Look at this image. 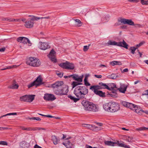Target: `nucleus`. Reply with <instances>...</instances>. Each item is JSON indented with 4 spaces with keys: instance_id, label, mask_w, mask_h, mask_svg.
I'll return each mask as SVG.
<instances>
[{
    "instance_id": "nucleus-15",
    "label": "nucleus",
    "mask_w": 148,
    "mask_h": 148,
    "mask_svg": "<svg viewBox=\"0 0 148 148\" xmlns=\"http://www.w3.org/2000/svg\"><path fill=\"white\" fill-rule=\"evenodd\" d=\"M90 89L93 91L99 90L102 89L100 85H93L91 86Z\"/></svg>"
},
{
    "instance_id": "nucleus-51",
    "label": "nucleus",
    "mask_w": 148,
    "mask_h": 148,
    "mask_svg": "<svg viewBox=\"0 0 148 148\" xmlns=\"http://www.w3.org/2000/svg\"><path fill=\"white\" fill-rule=\"evenodd\" d=\"M75 74L71 75H70V78L71 77L73 80H75Z\"/></svg>"
},
{
    "instance_id": "nucleus-17",
    "label": "nucleus",
    "mask_w": 148,
    "mask_h": 148,
    "mask_svg": "<svg viewBox=\"0 0 148 148\" xmlns=\"http://www.w3.org/2000/svg\"><path fill=\"white\" fill-rule=\"evenodd\" d=\"M62 95H66L69 91L68 86L66 85L63 86V87L62 86Z\"/></svg>"
},
{
    "instance_id": "nucleus-8",
    "label": "nucleus",
    "mask_w": 148,
    "mask_h": 148,
    "mask_svg": "<svg viewBox=\"0 0 148 148\" xmlns=\"http://www.w3.org/2000/svg\"><path fill=\"white\" fill-rule=\"evenodd\" d=\"M59 66L63 69L70 70H73L75 68V65L73 63L68 61L59 64Z\"/></svg>"
},
{
    "instance_id": "nucleus-3",
    "label": "nucleus",
    "mask_w": 148,
    "mask_h": 148,
    "mask_svg": "<svg viewBox=\"0 0 148 148\" xmlns=\"http://www.w3.org/2000/svg\"><path fill=\"white\" fill-rule=\"evenodd\" d=\"M81 103L84 107L85 110L90 111L97 112L98 109L95 105L86 100H84Z\"/></svg>"
},
{
    "instance_id": "nucleus-26",
    "label": "nucleus",
    "mask_w": 148,
    "mask_h": 148,
    "mask_svg": "<svg viewBox=\"0 0 148 148\" xmlns=\"http://www.w3.org/2000/svg\"><path fill=\"white\" fill-rule=\"evenodd\" d=\"M81 84H82L81 83H79V82H75V81L73 82L71 84V85L72 86V88H74L77 86H78L79 85H81Z\"/></svg>"
},
{
    "instance_id": "nucleus-12",
    "label": "nucleus",
    "mask_w": 148,
    "mask_h": 148,
    "mask_svg": "<svg viewBox=\"0 0 148 148\" xmlns=\"http://www.w3.org/2000/svg\"><path fill=\"white\" fill-rule=\"evenodd\" d=\"M44 99L46 100L53 101L56 99V98L53 94H45L44 97Z\"/></svg>"
},
{
    "instance_id": "nucleus-33",
    "label": "nucleus",
    "mask_w": 148,
    "mask_h": 148,
    "mask_svg": "<svg viewBox=\"0 0 148 148\" xmlns=\"http://www.w3.org/2000/svg\"><path fill=\"white\" fill-rule=\"evenodd\" d=\"M34 86H35L36 87V83L34 81L33 82L29 84L27 86L28 88H30Z\"/></svg>"
},
{
    "instance_id": "nucleus-7",
    "label": "nucleus",
    "mask_w": 148,
    "mask_h": 148,
    "mask_svg": "<svg viewBox=\"0 0 148 148\" xmlns=\"http://www.w3.org/2000/svg\"><path fill=\"white\" fill-rule=\"evenodd\" d=\"M27 64L33 66H38L40 64V62L35 57H31L27 61Z\"/></svg>"
},
{
    "instance_id": "nucleus-21",
    "label": "nucleus",
    "mask_w": 148,
    "mask_h": 148,
    "mask_svg": "<svg viewBox=\"0 0 148 148\" xmlns=\"http://www.w3.org/2000/svg\"><path fill=\"white\" fill-rule=\"evenodd\" d=\"M99 84L100 85L102 89H106L108 90H110V87L108 86V84L107 85L106 84L103 82H99Z\"/></svg>"
},
{
    "instance_id": "nucleus-50",
    "label": "nucleus",
    "mask_w": 148,
    "mask_h": 148,
    "mask_svg": "<svg viewBox=\"0 0 148 148\" xmlns=\"http://www.w3.org/2000/svg\"><path fill=\"white\" fill-rule=\"evenodd\" d=\"M21 20V19H12V20H10L11 21H20Z\"/></svg>"
},
{
    "instance_id": "nucleus-56",
    "label": "nucleus",
    "mask_w": 148,
    "mask_h": 148,
    "mask_svg": "<svg viewBox=\"0 0 148 148\" xmlns=\"http://www.w3.org/2000/svg\"><path fill=\"white\" fill-rule=\"evenodd\" d=\"M133 110H135V112L139 114V110L138 108H136L134 109Z\"/></svg>"
},
{
    "instance_id": "nucleus-52",
    "label": "nucleus",
    "mask_w": 148,
    "mask_h": 148,
    "mask_svg": "<svg viewBox=\"0 0 148 148\" xmlns=\"http://www.w3.org/2000/svg\"><path fill=\"white\" fill-rule=\"evenodd\" d=\"M115 61H113L112 62H110V65H112V66H114L115 65H116L115 63Z\"/></svg>"
},
{
    "instance_id": "nucleus-54",
    "label": "nucleus",
    "mask_w": 148,
    "mask_h": 148,
    "mask_svg": "<svg viewBox=\"0 0 148 148\" xmlns=\"http://www.w3.org/2000/svg\"><path fill=\"white\" fill-rule=\"evenodd\" d=\"M94 76L95 77L98 78H101L102 77V76L101 75H95Z\"/></svg>"
},
{
    "instance_id": "nucleus-39",
    "label": "nucleus",
    "mask_w": 148,
    "mask_h": 148,
    "mask_svg": "<svg viewBox=\"0 0 148 148\" xmlns=\"http://www.w3.org/2000/svg\"><path fill=\"white\" fill-rule=\"evenodd\" d=\"M45 130V129L44 128H42L40 127H35L33 128H32V130L36 131L37 130Z\"/></svg>"
},
{
    "instance_id": "nucleus-61",
    "label": "nucleus",
    "mask_w": 148,
    "mask_h": 148,
    "mask_svg": "<svg viewBox=\"0 0 148 148\" xmlns=\"http://www.w3.org/2000/svg\"><path fill=\"white\" fill-rule=\"evenodd\" d=\"M27 119H29L31 120H35V117H28L27 118Z\"/></svg>"
},
{
    "instance_id": "nucleus-23",
    "label": "nucleus",
    "mask_w": 148,
    "mask_h": 148,
    "mask_svg": "<svg viewBox=\"0 0 148 148\" xmlns=\"http://www.w3.org/2000/svg\"><path fill=\"white\" fill-rule=\"evenodd\" d=\"M128 104V108H129L130 109H132L133 110L135 108H138V106L135 105L134 104L129 103Z\"/></svg>"
},
{
    "instance_id": "nucleus-24",
    "label": "nucleus",
    "mask_w": 148,
    "mask_h": 148,
    "mask_svg": "<svg viewBox=\"0 0 148 148\" xmlns=\"http://www.w3.org/2000/svg\"><path fill=\"white\" fill-rule=\"evenodd\" d=\"M115 142H113L111 141H105L104 142L105 144L107 145L114 146L115 144Z\"/></svg>"
},
{
    "instance_id": "nucleus-62",
    "label": "nucleus",
    "mask_w": 148,
    "mask_h": 148,
    "mask_svg": "<svg viewBox=\"0 0 148 148\" xmlns=\"http://www.w3.org/2000/svg\"><path fill=\"white\" fill-rule=\"evenodd\" d=\"M135 27H140L141 26L140 24H135Z\"/></svg>"
},
{
    "instance_id": "nucleus-31",
    "label": "nucleus",
    "mask_w": 148,
    "mask_h": 148,
    "mask_svg": "<svg viewBox=\"0 0 148 148\" xmlns=\"http://www.w3.org/2000/svg\"><path fill=\"white\" fill-rule=\"evenodd\" d=\"M115 144L119 146L122 147H124L125 145L124 142H123L122 143H120L119 141H116L115 142Z\"/></svg>"
},
{
    "instance_id": "nucleus-19",
    "label": "nucleus",
    "mask_w": 148,
    "mask_h": 148,
    "mask_svg": "<svg viewBox=\"0 0 148 148\" xmlns=\"http://www.w3.org/2000/svg\"><path fill=\"white\" fill-rule=\"evenodd\" d=\"M63 144L67 148H74V145L71 143L69 141H67V143H63Z\"/></svg>"
},
{
    "instance_id": "nucleus-18",
    "label": "nucleus",
    "mask_w": 148,
    "mask_h": 148,
    "mask_svg": "<svg viewBox=\"0 0 148 148\" xmlns=\"http://www.w3.org/2000/svg\"><path fill=\"white\" fill-rule=\"evenodd\" d=\"M94 93L96 95H99L101 97H105V93L104 92H103L102 91L98 90L95 91H93Z\"/></svg>"
},
{
    "instance_id": "nucleus-40",
    "label": "nucleus",
    "mask_w": 148,
    "mask_h": 148,
    "mask_svg": "<svg viewBox=\"0 0 148 148\" xmlns=\"http://www.w3.org/2000/svg\"><path fill=\"white\" fill-rule=\"evenodd\" d=\"M56 74L60 77H62L63 73L62 74L60 72L58 71H57L56 72Z\"/></svg>"
},
{
    "instance_id": "nucleus-29",
    "label": "nucleus",
    "mask_w": 148,
    "mask_h": 148,
    "mask_svg": "<svg viewBox=\"0 0 148 148\" xmlns=\"http://www.w3.org/2000/svg\"><path fill=\"white\" fill-rule=\"evenodd\" d=\"M83 77V75L80 76H79V77L77 78L75 80L77 81V82L80 83L82 81Z\"/></svg>"
},
{
    "instance_id": "nucleus-35",
    "label": "nucleus",
    "mask_w": 148,
    "mask_h": 148,
    "mask_svg": "<svg viewBox=\"0 0 148 148\" xmlns=\"http://www.w3.org/2000/svg\"><path fill=\"white\" fill-rule=\"evenodd\" d=\"M14 66H16V65H12V66H7V67L5 68L4 69H1V70H3L7 69H12V68H14Z\"/></svg>"
},
{
    "instance_id": "nucleus-25",
    "label": "nucleus",
    "mask_w": 148,
    "mask_h": 148,
    "mask_svg": "<svg viewBox=\"0 0 148 148\" xmlns=\"http://www.w3.org/2000/svg\"><path fill=\"white\" fill-rule=\"evenodd\" d=\"M52 140L54 145H56L58 144V140L56 136H52Z\"/></svg>"
},
{
    "instance_id": "nucleus-5",
    "label": "nucleus",
    "mask_w": 148,
    "mask_h": 148,
    "mask_svg": "<svg viewBox=\"0 0 148 148\" xmlns=\"http://www.w3.org/2000/svg\"><path fill=\"white\" fill-rule=\"evenodd\" d=\"M107 44L109 45H116L118 46L122 47L126 49H128V45L126 43L125 41L123 40L122 42H117L115 41H112L109 40Z\"/></svg>"
},
{
    "instance_id": "nucleus-9",
    "label": "nucleus",
    "mask_w": 148,
    "mask_h": 148,
    "mask_svg": "<svg viewBox=\"0 0 148 148\" xmlns=\"http://www.w3.org/2000/svg\"><path fill=\"white\" fill-rule=\"evenodd\" d=\"M119 104L114 102H111L110 112H114L119 110L120 109Z\"/></svg>"
},
{
    "instance_id": "nucleus-58",
    "label": "nucleus",
    "mask_w": 148,
    "mask_h": 148,
    "mask_svg": "<svg viewBox=\"0 0 148 148\" xmlns=\"http://www.w3.org/2000/svg\"><path fill=\"white\" fill-rule=\"evenodd\" d=\"M5 49V47L2 48L0 49V52H3Z\"/></svg>"
},
{
    "instance_id": "nucleus-59",
    "label": "nucleus",
    "mask_w": 148,
    "mask_h": 148,
    "mask_svg": "<svg viewBox=\"0 0 148 148\" xmlns=\"http://www.w3.org/2000/svg\"><path fill=\"white\" fill-rule=\"evenodd\" d=\"M127 25H123L121 26V28L123 29H125L127 28Z\"/></svg>"
},
{
    "instance_id": "nucleus-37",
    "label": "nucleus",
    "mask_w": 148,
    "mask_h": 148,
    "mask_svg": "<svg viewBox=\"0 0 148 148\" xmlns=\"http://www.w3.org/2000/svg\"><path fill=\"white\" fill-rule=\"evenodd\" d=\"M148 130V128L144 127H141L137 129L138 131L145 130Z\"/></svg>"
},
{
    "instance_id": "nucleus-55",
    "label": "nucleus",
    "mask_w": 148,
    "mask_h": 148,
    "mask_svg": "<svg viewBox=\"0 0 148 148\" xmlns=\"http://www.w3.org/2000/svg\"><path fill=\"white\" fill-rule=\"evenodd\" d=\"M32 130V128L30 127H25V130L27 131H31Z\"/></svg>"
},
{
    "instance_id": "nucleus-45",
    "label": "nucleus",
    "mask_w": 148,
    "mask_h": 148,
    "mask_svg": "<svg viewBox=\"0 0 148 148\" xmlns=\"http://www.w3.org/2000/svg\"><path fill=\"white\" fill-rule=\"evenodd\" d=\"M0 145H7V143L5 141H0Z\"/></svg>"
},
{
    "instance_id": "nucleus-36",
    "label": "nucleus",
    "mask_w": 148,
    "mask_h": 148,
    "mask_svg": "<svg viewBox=\"0 0 148 148\" xmlns=\"http://www.w3.org/2000/svg\"><path fill=\"white\" fill-rule=\"evenodd\" d=\"M121 103L123 106L127 108L128 106L127 103H129L123 101H121Z\"/></svg>"
},
{
    "instance_id": "nucleus-10",
    "label": "nucleus",
    "mask_w": 148,
    "mask_h": 148,
    "mask_svg": "<svg viewBox=\"0 0 148 148\" xmlns=\"http://www.w3.org/2000/svg\"><path fill=\"white\" fill-rule=\"evenodd\" d=\"M118 21L124 24H128L130 25H135V24L132 19L121 18L118 20Z\"/></svg>"
},
{
    "instance_id": "nucleus-2",
    "label": "nucleus",
    "mask_w": 148,
    "mask_h": 148,
    "mask_svg": "<svg viewBox=\"0 0 148 148\" xmlns=\"http://www.w3.org/2000/svg\"><path fill=\"white\" fill-rule=\"evenodd\" d=\"M63 84V82L60 81L56 82L51 84V87L53 88V90L55 94L59 95H62V86Z\"/></svg>"
},
{
    "instance_id": "nucleus-16",
    "label": "nucleus",
    "mask_w": 148,
    "mask_h": 148,
    "mask_svg": "<svg viewBox=\"0 0 148 148\" xmlns=\"http://www.w3.org/2000/svg\"><path fill=\"white\" fill-rule=\"evenodd\" d=\"M20 146L22 148H28L29 146V144L25 141H22L20 144Z\"/></svg>"
},
{
    "instance_id": "nucleus-64",
    "label": "nucleus",
    "mask_w": 148,
    "mask_h": 148,
    "mask_svg": "<svg viewBox=\"0 0 148 148\" xmlns=\"http://www.w3.org/2000/svg\"><path fill=\"white\" fill-rule=\"evenodd\" d=\"M124 146V147H125V148H130V147L129 145H125V144Z\"/></svg>"
},
{
    "instance_id": "nucleus-1",
    "label": "nucleus",
    "mask_w": 148,
    "mask_h": 148,
    "mask_svg": "<svg viewBox=\"0 0 148 148\" xmlns=\"http://www.w3.org/2000/svg\"><path fill=\"white\" fill-rule=\"evenodd\" d=\"M74 94L77 97L75 98L71 95L68 96V98L76 102L80 99L85 97V95L88 93V90L86 87L84 86H79L76 87L74 90Z\"/></svg>"
},
{
    "instance_id": "nucleus-22",
    "label": "nucleus",
    "mask_w": 148,
    "mask_h": 148,
    "mask_svg": "<svg viewBox=\"0 0 148 148\" xmlns=\"http://www.w3.org/2000/svg\"><path fill=\"white\" fill-rule=\"evenodd\" d=\"M35 96V95H27V102H32L34 99Z\"/></svg>"
},
{
    "instance_id": "nucleus-14",
    "label": "nucleus",
    "mask_w": 148,
    "mask_h": 148,
    "mask_svg": "<svg viewBox=\"0 0 148 148\" xmlns=\"http://www.w3.org/2000/svg\"><path fill=\"white\" fill-rule=\"evenodd\" d=\"M18 85L17 84L16 82L14 80L13 81L12 84L8 86V88L10 89H18Z\"/></svg>"
},
{
    "instance_id": "nucleus-43",
    "label": "nucleus",
    "mask_w": 148,
    "mask_h": 148,
    "mask_svg": "<svg viewBox=\"0 0 148 148\" xmlns=\"http://www.w3.org/2000/svg\"><path fill=\"white\" fill-rule=\"evenodd\" d=\"M90 45H89L88 46H84L83 48V50L84 51H86L89 49V46Z\"/></svg>"
},
{
    "instance_id": "nucleus-6",
    "label": "nucleus",
    "mask_w": 148,
    "mask_h": 148,
    "mask_svg": "<svg viewBox=\"0 0 148 148\" xmlns=\"http://www.w3.org/2000/svg\"><path fill=\"white\" fill-rule=\"evenodd\" d=\"M29 16L31 17L25 22V27L27 28H30L33 27L34 24V21H38L39 19L38 17L34 16L29 15Z\"/></svg>"
},
{
    "instance_id": "nucleus-44",
    "label": "nucleus",
    "mask_w": 148,
    "mask_h": 148,
    "mask_svg": "<svg viewBox=\"0 0 148 148\" xmlns=\"http://www.w3.org/2000/svg\"><path fill=\"white\" fill-rule=\"evenodd\" d=\"M145 93L142 94V96H145L147 98H148V90H145Z\"/></svg>"
},
{
    "instance_id": "nucleus-20",
    "label": "nucleus",
    "mask_w": 148,
    "mask_h": 148,
    "mask_svg": "<svg viewBox=\"0 0 148 148\" xmlns=\"http://www.w3.org/2000/svg\"><path fill=\"white\" fill-rule=\"evenodd\" d=\"M111 102L103 105V108L104 109L108 112H110Z\"/></svg>"
},
{
    "instance_id": "nucleus-60",
    "label": "nucleus",
    "mask_w": 148,
    "mask_h": 148,
    "mask_svg": "<svg viewBox=\"0 0 148 148\" xmlns=\"http://www.w3.org/2000/svg\"><path fill=\"white\" fill-rule=\"evenodd\" d=\"M34 147V148H42L41 147L39 146V145H38L37 144L35 145Z\"/></svg>"
},
{
    "instance_id": "nucleus-49",
    "label": "nucleus",
    "mask_w": 148,
    "mask_h": 148,
    "mask_svg": "<svg viewBox=\"0 0 148 148\" xmlns=\"http://www.w3.org/2000/svg\"><path fill=\"white\" fill-rule=\"evenodd\" d=\"M116 65H121L122 64L121 62L120 61H115Z\"/></svg>"
},
{
    "instance_id": "nucleus-57",
    "label": "nucleus",
    "mask_w": 148,
    "mask_h": 148,
    "mask_svg": "<svg viewBox=\"0 0 148 148\" xmlns=\"http://www.w3.org/2000/svg\"><path fill=\"white\" fill-rule=\"evenodd\" d=\"M38 18H39V20L40 19H43V18H46V19H49L50 18V17L49 16H47L45 17H38Z\"/></svg>"
},
{
    "instance_id": "nucleus-42",
    "label": "nucleus",
    "mask_w": 148,
    "mask_h": 148,
    "mask_svg": "<svg viewBox=\"0 0 148 148\" xmlns=\"http://www.w3.org/2000/svg\"><path fill=\"white\" fill-rule=\"evenodd\" d=\"M141 3L143 5H148V0L144 1V0H140Z\"/></svg>"
},
{
    "instance_id": "nucleus-4",
    "label": "nucleus",
    "mask_w": 148,
    "mask_h": 148,
    "mask_svg": "<svg viewBox=\"0 0 148 148\" xmlns=\"http://www.w3.org/2000/svg\"><path fill=\"white\" fill-rule=\"evenodd\" d=\"M108 86L110 87V90H111L112 93L115 94H116V92L118 90L120 92L124 93L127 89V87L125 86H124L123 90H121V89L123 88L122 86L121 88H118L116 86V85L113 83L108 84Z\"/></svg>"
},
{
    "instance_id": "nucleus-13",
    "label": "nucleus",
    "mask_w": 148,
    "mask_h": 148,
    "mask_svg": "<svg viewBox=\"0 0 148 148\" xmlns=\"http://www.w3.org/2000/svg\"><path fill=\"white\" fill-rule=\"evenodd\" d=\"M34 81L36 83V87L43 84L44 83V82H42V79L40 75Z\"/></svg>"
},
{
    "instance_id": "nucleus-32",
    "label": "nucleus",
    "mask_w": 148,
    "mask_h": 148,
    "mask_svg": "<svg viewBox=\"0 0 148 148\" xmlns=\"http://www.w3.org/2000/svg\"><path fill=\"white\" fill-rule=\"evenodd\" d=\"M137 49V47H131L130 50H131V53L133 54L135 53V51L136 49Z\"/></svg>"
},
{
    "instance_id": "nucleus-48",
    "label": "nucleus",
    "mask_w": 148,
    "mask_h": 148,
    "mask_svg": "<svg viewBox=\"0 0 148 148\" xmlns=\"http://www.w3.org/2000/svg\"><path fill=\"white\" fill-rule=\"evenodd\" d=\"M51 57V58H49L51 59L52 61H54L55 62H56V59L55 58L54 56L53 57Z\"/></svg>"
},
{
    "instance_id": "nucleus-11",
    "label": "nucleus",
    "mask_w": 148,
    "mask_h": 148,
    "mask_svg": "<svg viewBox=\"0 0 148 148\" xmlns=\"http://www.w3.org/2000/svg\"><path fill=\"white\" fill-rule=\"evenodd\" d=\"M40 46L39 48L41 49L45 50L49 48L50 46L47 43L40 42H39Z\"/></svg>"
},
{
    "instance_id": "nucleus-53",
    "label": "nucleus",
    "mask_w": 148,
    "mask_h": 148,
    "mask_svg": "<svg viewBox=\"0 0 148 148\" xmlns=\"http://www.w3.org/2000/svg\"><path fill=\"white\" fill-rule=\"evenodd\" d=\"M85 85L86 86H89L90 84L87 81L84 82Z\"/></svg>"
},
{
    "instance_id": "nucleus-30",
    "label": "nucleus",
    "mask_w": 148,
    "mask_h": 148,
    "mask_svg": "<svg viewBox=\"0 0 148 148\" xmlns=\"http://www.w3.org/2000/svg\"><path fill=\"white\" fill-rule=\"evenodd\" d=\"M56 52L54 51L53 49H52L50 51L49 54L48 56L49 58H51V57L54 56V54H55Z\"/></svg>"
},
{
    "instance_id": "nucleus-34",
    "label": "nucleus",
    "mask_w": 148,
    "mask_h": 148,
    "mask_svg": "<svg viewBox=\"0 0 148 148\" xmlns=\"http://www.w3.org/2000/svg\"><path fill=\"white\" fill-rule=\"evenodd\" d=\"M125 138L126 141L128 142H132V138L128 136H125Z\"/></svg>"
},
{
    "instance_id": "nucleus-27",
    "label": "nucleus",
    "mask_w": 148,
    "mask_h": 148,
    "mask_svg": "<svg viewBox=\"0 0 148 148\" xmlns=\"http://www.w3.org/2000/svg\"><path fill=\"white\" fill-rule=\"evenodd\" d=\"M20 100L21 101L27 102V95H25L20 97Z\"/></svg>"
},
{
    "instance_id": "nucleus-47",
    "label": "nucleus",
    "mask_w": 148,
    "mask_h": 148,
    "mask_svg": "<svg viewBox=\"0 0 148 148\" xmlns=\"http://www.w3.org/2000/svg\"><path fill=\"white\" fill-rule=\"evenodd\" d=\"M128 1L130 2L138 3L139 2V0H127Z\"/></svg>"
},
{
    "instance_id": "nucleus-46",
    "label": "nucleus",
    "mask_w": 148,
    "mask_h": 148,
    "mask_svg": "<svg viewBox=\"0 0 148 148\" xmlns=\"http://www.w3.org/2000/svg\"><path fill=\"white\" fill-rule=\"evenodd\" d=\"M27 38L26 37H24L22 43L24 44H27Z\"/></svg>"
},
{
    "instance_id": "nucleus-28",
    "label": "nucleus",
    "mask_w": 148,
    "mask_h": 148,
    "mask_svg": "<svg viewBox=\"0 0 148 148\" xmlns=\"http://www.w3.org/2000/svg\"><path fill=\"white\" fill-rule=\"evenodd\" d=\"M116 78V74H112L108 76V78L112 79H115Z\"/></svg>"
},
{
    "instance_id": "nucleus-38",
    "label": "nucleus",
    "mask_w": 148,
    "mask_h": 148,
    "mask_svg": "<svg viewBox=\"0 0 148 148\" xmlns=\"http://www.w3.org/2000/svg\"><path fill=\"white\" fill-rule=\"evenodd\" d=\"M75 21L77 23V25L78 26H80L82 25V23L79 19H76L75 20Z\"/></svg>"
},
{
    "instance_id": "nucleus-41",
    "label": "nucleus",
    "mask_w": 148,
    "mask_h": 148,
    "mask_svg": "<svg viewBox=\"0 0 148 148\" xmlns=\"http://www.w3.org/2000/svg\"><path fill=\"white\" fill-rule=\"evenodd\" d=\"M24 37H20L17 39V41L18 42H22Z\"/></svg>"
},
{
    "instance_id": "nucleus-63",
    "label": "nucleus",
    "mask_w": 148,
    "mask_h": 148,
    "mask_svg": "<svg viewBox=\"0 0 148 148\" xmlns=\"http://www.w3.org/2000/svg\"><path fill=\"white\" fill-rule=\"evenodd\" d=\"M140 110L142 111V112H144L146 114H148V111H147V110H145V111H144L142 110Z\"/></svg>"
}]
</instances>
